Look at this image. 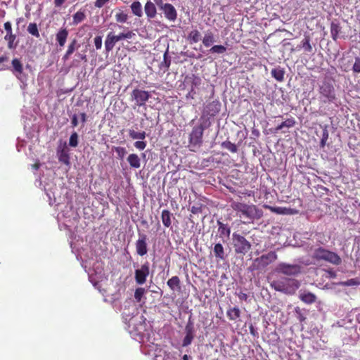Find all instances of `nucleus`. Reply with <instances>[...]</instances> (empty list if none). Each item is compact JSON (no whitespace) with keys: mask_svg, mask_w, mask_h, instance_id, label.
<instances>
[{"mask_svg":"<svg viewBox=\"0 0 360 360\" xmlns=\"http://www.w3.org/2000/svg\"><path fill=\"white\" fill-rule=\"evenodd\" d=\"M270 286L275 290L285 294L293 295L300 288V283L296 279L283 278L281 280L273 281Z\"/></svg>","mask_w":360,"mask_h":360,"instance_id":"nucleus-1","label":"nucleus"},{"mask_svg":"<svg viewBox=\"0 0 360 360\" xmlns=\"http://www.w3.org/2000/svg\"><path fill=\"white\" fill-rule=\"evenodd\" d=\"M16 39V35L11 33V34H6V35L4 37V39L8 41V47L10 49L15 48L16 45H14V41Z\"/></svg>","mask_w":360,"mask_h":360,"instance_id":"nucleus-42","label":"nucleus"},{"mask_svg":"<svg viewBox=\"0 0 360 360\" xmlns=\"http://www.w3.org/2000/svg\"><path fill=\"white\" fill-rule=\"evenodd\" d=\"M238 297L242 301H246L248 300V295L246 293H245V292H240L238 294Z\"/></svg>","mask_w":360,"mask_h":360,"instance_id":"nucleus-57","label":"nucleus"},{"mask_svg":"<svg viewBox=\"0 0 360 360\" xmlns=\"http://www.w3.org/2000/svg\"><path fill=\"white\" fill-rule=\"evenodd\" d=\"M345 286H353V285H360V279L358 278L348 279L347 281L343 283Z\"/></svg>","mask_w":360,"mask_h":360,"instance_id":"nucleus-47","label":"nucleus"},{"mask_svg":"<svg viewBox=\"0 0 360 360\" xmlns=\"http://www.w3.org/2000/svg\"><path fill=\"white\" fill-rule=\"evenodd\" d=\"M221 147L227 149L230 152L235 153L238 151V148L235 143H231L230 141H225L221 143Z\"/></svg>","mask_w":360,"mask_h":360,"instance_id":"nucleus-39","label":"nucleus"},{"mask_svg":"<svg viewBox=\"0 0 360 360\" xmlns=\"http://www.w3.org/2000/svg\"><path fill=\"white\" fill-rule=\"evenodd\" d=\"M296 122L293 117L287 119L276 127V131L281 130L284 127L291 128L295 126Z\"/></svg>","mask_w":360,"mask_h":360,"instance_id":"nucleus-28","label":"nucleus"},{"mask_svg":"<svg viewBox=\"0 0 360 360\" xmlns=\"http://www.w3.org/2000/svg\"><path fill=\"white\" fill-rule=\"evenodd\" d=\"M79 47V44L77 43V39H74L71 41V42L69 44L68 46V49L63 56V60H67L70 56L75 52L76 49H77Z\"/></svg>","mask_w":360,"mask_h":360,"instance_id":"nucleus-20","label":"nucleus"},{"mask_svg":"<svg viewBox=\"0 0 360 360\" xmlns=\"http://www.w3.org/2000/svg\"><path fill=\"white\" fill-rule=\"evenodd\" d=\"M271 211L275 212L278 214H292L294 213H297V211L290 208L286 207H271Z\"/></svg>","mask_w":360,"mask_h":360,"instance_id":"nucleus-33","label":"nucleus"},{"mask_svg":"<svg viewBox=\"0 0 360 360\" xmlns=\"http://www.w3.org/2000/svg\"><path fill=\"white\" fill-rule=\"evenodd\" d=\"M201 79L200 78L198 77H193V82H192V86H198L200 84Z\"/></svg>","mask_w":360,"mask_h":360,"instance_id":"nucleus-56","label":"nucleus"},{"mask_svg":"<svg viewBox=\"0 0 360 360\" xmlns=\"http://www.w3.org/2000/svg\"><path fill=\"white\" fill-rule=\"evenodd\" d=\"M94 44L97 50L101 49L102 47V37L96 36L94 38Z\"/></svg>","mask_w":360,"mask_h":360,"instance_id":"nucleus-52","label":"nucleus"},{"mask_svg":"<svg viewBox=\"0 0 360 360\" xmlns=\"http://www.w3.org/2000/svg\"><path fill=\"white\" fill-rule=\"evenodd\" d=\"M127 162L132 168L138 169L141 167V160L138 155L135 153L130 154L128 156Z\"/></svg>","mask_w":360,"mask_h":360,"instance_id":"nucleus-24","label":"nucleus"},{"mask_svg":"<svg viewBox=\"0 0 360 360\" xmlns=\"http://www.w3.org/2000/svg\"><path fill=\"white\" fill-rule=\"evenodd\" d=\"M134 146L136 148L140 150H143L146 148V141H143V140L142 141H137L134 143Z\"/></svg>","mask_w":360,"mask_h":360,"instance_id":"nucleus-50","label":"nucleus"},{"mask_svg":"<svg viewBox=\"0 0 360 360\" xmlns=\"http://www.w3.org/2000/svg\"><path fill=\"white\" fill-rule=\"evenodd\" d=\"M214 253L216 257L221 260L224 259V250L221 243H217L214 245Z\"/></svg>","mask_w":360,"mask_h":360,"instance_id":"nucleus-34","label":"nucleus"},{"mask_svg":"<svg viewBox=\"0 0 360 360\" xmlns=\"http://www.w3.org/2000/svg\"><path fill=\"white\" fill-rule=\"evenodd\" d=\"M205 128L206 127L202 124H200L193 128L189 135V143L191 145L197 146L202 143L203 132Z\"/></svg>","mask_w":360,"mask_h":360,"instance_id":"nucleus-10","label":"nucleus"},{"mask_svg":"<svg viewBox=\"0 0 360 360\" xmlns=\"http://www.w3.org/2000/svg\"><path fill=\"white\" fill-rule=\"evenodd\" d=\"M66 0H54V4L56 7L60 6Z\"/></svg>","mask_w":360,"mask_h":360,"instance_id":"nucleus-61","label":"nucleus"},{"mask_svg":"<svg viewBox=\"0 0 360 360\" xmlns=\"http://www.w3.org/2000/svg\"><path fill=\"white\" fill-rule=\"evenodd\" d=\"M58 160L65 165H68L70 164V157L68 153L63 149L58 152Z\"/></svg>","mask_w":360,"mask_h":360,"instance_id":"nucleus-38","label":"nucleus"},{"mask_svg":"<svg viewBox=\"0 0 360 360\" xmlns=\"http://www.w3.org/2000/svg\"><path fill=\"white\" fill-rule=\"evenodd\" d=\"M129 135L132 139H141V140H144L146 136V134L144 131H136L134 129L129 130Z\"/></svg>","mask_w":360,"mask_h":360,"instance_id":"nucleus-32","label":"nucleus"},{"mask_svg":"<svg viewBox=\"0 0 360 360\" xmlns=\"http://www.w3.org/2000/svg\"><path fill=\"white\" fill-rule=\"evenodd\" d=\"M115 20L117 22L124 23L128 20V15L124 11L119 10L115 14Z\"/></svg>","mask_w":360,"mask_h":360,"instance_id":"nucleus-40","label":"nucleus"},{"mask_svg":"<svg viewBox=\"0 0 360 360\" xmlns=\"http://www.w3.org/2000/svg\"><path fill=\"white\" fill-rule=\"evenodd\" d=\"M144 11L146 16L149 19L154 18L157 15V9L155 4L150 1L146 2L144 6Z\"/></svg>","mask_w":360,"mask_h":360,"instance_id":"nucleus-19","label":"nucleus"},{"mask_svg":"<svg viewBox=\"0 0 360 360\" xmlns=\"http://www.w3.org/2000/svg\"><path fill=\"white\" fill-rule=\"evenodd\" d=\"M302 267L299 264H290L285 262L279 263L276 271L289 276H295L301 273Z\"/></svg>","mask_w":360,"mask_h":360,"instance_id":"nucleus-8","label":"nucleus"},{"mask_svg":"<svg viewBox=\"0 0 360 360\" xmlns=\"http://www.w3.org/2000/svg\"><path fill=\"white\" fill-rule=\"evenodd\" d=\"M188 39L192 43H197L201 39V35L198 30H194L188 34Z\"/></svg>","mask_w":360,"mask_h":360,"instance_id":"nucleus-41","label":"nucleus"},{"mask_svg":"<svg viewBox=\"0 0 360 360\" xmlns=\"http://www.w3.org/2000/svg\"><path fill=\"white\" fill-rule=\"evenodd\" d=\"M214 41V36L211 32H207L202 39V44L206 47H210Z\"/></svg>","mask_w":360,"mask_h":360,"instance_id":"nucleus-31","label":"nucleus"},{"mask_svg":"<svg viewBox=\"0 0 360 360\" xmlns=\"http://www.w3.org/2000/svg\"><path fill=\"white\" fill-rule=\"evenodd\" d=\"M69 32L66 28H61L56 34V40L60 47H63L66 43Z\"/></svg>","mask_w":360,"mask_h":360,"instance_id":"nucleus-15","label":"nucleus"},{"mask_svg":"<svg viewBox=\"0 0 360 360\" xmlns=\"http://www.w3.org/2000/svg\"><path fill=\"white\" fill-rule=\"evenodd\" d=\"M171 64V59L168 56V51H166L163 55V61L161 62L160 65V68H164V71L167 70L170 66Z\"/></svg>","mask_w":360,"mask_h":360,"instance_id":"nucleus-36","label":"nucleus"},{"mask_svg":"<svg viewBox=\"0 0 360 360\" xmlns=\"http://www.w3.org/2000/svg\"><path fill=\"white\" fill-rule=\"evenodd\" d=\"M172 217L174 218L173 214L167 210H164L162 212L161 218L164 225H171Z\"/></svg>","mask_w":360,"mask_h":360,"instance_id":"nucleus-29","label":"nucleus"},{"mask_svg":"<svg viewBox=\"0 0 360 360\" xmlns=\"http://www.w3.org/2000/svg\"><path fill=\"white\" fill-rule=\"evenodd\" d=\"M272 77L278 82H283L284 79L285 72L283 68H277L271 70Z\"/></svg>","mask_w":360,"mask_h":360,"instance_id":"nucleus-27","label":"nucleus"},{"mask_svg":"<svg viewBox=\"0 0 360 360\" xmlns=\"http://www.w3.org/2000/svg\"><path fill=\"white\" fill-rule=\"evenodd\" d=\"M71 124L72 127H76L78 125V118L76 114H74L71 117Z\"/></svg>","mask_w":360,"mask_h":360,"instance_id":"nucleus-55","label":"nucleus"},{"mask_svg":"<svg viewBox=\"0 0 360 360\" xmlns=\"http://www.w3.org/2000/svg\"><path fill=\"white\" fill-rule=\"evenodd\" d=\"M150 273L149 264L148 262L141 265L140 269L135 271V281L137 284L143 285L146 283V278Z\"/></svg>","mask_w":360,"mask_h":360,"instance_id":"nucleus-11","label":"nucleus"},{"mask_svg":"<svg viewBox=\"0 0 360 360\" xmlns=\"http://www.w3.org/2000/svg\"><path fill=\"white\" fill-rule=\"evenodd\" d=\"M4 29L6 31V34H11L12 32V27L11 23L10 22H6L4 23Z\"/></svg>","mask_w":360,"mask_h":360,"instance_id":"nucleus-54","label":"nucleus"},{"mask_svg":"<svg viewBox=\"0 0 360 360\" xmlns=\"http://www.w3.org/2000/svg\"><path fill=\"white\" fill-rule=\"evenodd\" d=\"M189 220L190 222L194 225H199L200 222L203 223V219L205 217L206 212H193L191 211Z\"/></svg>","mask_w":360,"mask_h":360,"instance_id":"nucleus-17","label":"nucleus"},{"mask_svg":"<svg viewBox=\"0 0 360 360\" xmlns=\"http://www.w3.org/2000/svg\"><path fill=\"white\" fill-rule=\"evenodd\" d=\"M27 32L32 36L39 38L40 37L37 25L35 22H31L27 27Z\"/></svg>","mask_w":360,"mask_h":360,"instance_id":"nucleus-37","label":"nucleus"},{"mask_svg":"<svg viewBox=\"0 0 360 360\" xmlns=\"http://www.w3.org/2000/svg\"><path fill=\"white\" fill-rule=\"evenodd\" d=\"M299 49H303L305 52L311 53L313 51L311 45V38L309 36L305 35L301 41L300 44L297 46Z\"/></svg>","mask_w":360,"mask_h":360,"instance_id":"nucleus-23","label":"nucleus"},{"mask_svg":"<svg viewBox=\"0 0 360 360\" xmlns=\"http://www.w3.org/2000/svg\"><path fill=\"white\" fill-rule=\"evenodd\" d=\"M8 57L6 55L0 56V63H2L4 62L8 61Z\"/></svg>","mask_w":360,"mask_h":360,"instance_id":"nucleus-62","label":"nucleus"},{"mask_svg":"<svg viewBox=\"0 0 360 360\" xmlns=\"http://www.w3.org/2000/svg\"><path fill=\"white\" fill-rule=\"evenodd\" d=\"M155 4V6H158V8L160 9L165 3L163 2V0H153V1Z\"/></svg>","mask_w":360,"mask_h":360,"instance_id":"nucleus-58","label":"nucleus"},{"mask_svg":"<svg viewBox=\"0 0 360 360\" xmlns=\"http://www.w3.org/2000/svg\"><path fill=\"white\" fill-rule=\"evenodd\" d=\"M109 0H96L94 6L96 8H102Z\"/></svg>","mask_w":360,"mask_h":360,"instance_id":"nucleus-53","label":"nucleus"},{"mask_svg":"<svg viewBox=\"0 0 360 360\" xmlns=\"http://www.w3.org/2000/svg\"><path fill=\"white\" fill-rule=\"evenodd\" d=\"M72 18V24L78 25L86 18V15L84 11H79L73 15Z\"/></svg>","mask_w":360,"mask_h":360,"instance_id":"nucleus-35","label":"nucleus"},{"mask_svg":"<svg viewBox=\"0 0 360 360\" xmlns=\"http://www.w3.org/2000/svg\"><path fill=\"white\" fill-rule=\"evenodd\" d=\"M313 258L316 260H324L335 265L341 263V259L338 254L323 248L316 249L313 254Z\"/></svg>","mask_w":360,"mask_h":360,"instance_id":"nucleus-2","label":"nucleus"},{"mask_svg":"<svg viewBox=\"0 0 360 360\" xmlns=\"http://www.w3.org/2000/svg\"><path fill=\"white\" fill-rule=\"evenodd\" d=\"M167 284L169 286V288L173 291H179L181 290V281L177 276H172L171 278H169L167 281Z\"/></svg>","mask_w":360,"mask_h":360,"instance_id":"nucleus-22","label":"nucleus"},{"mask_svg":"<svg viewBox=\"0 0 360 360\" xmlns=\"http://www.w3.org/2000/svg\"><path fill=\"white\" fill-rule=\"evenodd\" d=\"M319 98L323 103H333L336 99L335 88L329 82H323L319 86Z\"/></svg>","mask_w":360,"mask_h":360,"instance_id":"nucleus-4","label":"nucleus"},{"mask_svg":"<svg viewBox=\"0 0 360 360\" xmlns=\"http://www.w3.org/2000/svg\"><path fill=\"white\" fill-rule=\"evenodd\" d=\"M352 70L356 73H360V58L357 57L355 58Z\"/></svg>","mask_w":360,"mask_h":360,"instance_id":"nucleus-51","label":"nucleus"},{"mask_svg":"<svg viewBox=\"0 0 360 360\" xmlns=\"http://www.w3.org/2000/svg\"><path fill=\"white\" fill-rule=\"evenodd\" d=\"M277 259L274 252L270 251L267 254L255 259L250 266L251 271L262 270Z\"/></svg>","mask_w":360,"mask_h":360,"instance_id":"nucleus-3","label":"nucleus"},{"mask_svg":"<svg viewBox=\"0 0 360 360\" xmlns=\"http://www.w3.org/2000/svg\"><path fill=\"white\" fill-rule=\"evenodd\" d=\"M76 56L82 60H84V61H86L87 60V57H86V55L85 53H77L76 54Z\"/></svg>","mask_w":360,"mask_h":360,"instance_id":"nucleus-59","label":"nucleus"},{"mask_svg":"<svg viewBox=\"0 0 360 360\" xmlns=\"http://www.w3.org/2000/svg\"><path fill=\"white\" fill-rule=\"evenodd\" d=\"M69 146L75 148L78 146V134L76 131H74L70 135L69 139Z\"/></svg>","mask_w":360,"mask_h":360,"instance_id":"nucleus-44","label":"nucleus"},{"mask_svg":"<svg viewBox=\"0 0 360 360\" xmlns=\"http://www.w3.org/2000/svg\"><path fill=\"white\" fill-rule=\"evenodd\" d=\"M12 64V72L13 73L19 78V76L22 75L23 72L22 63L18 58H13L11 62Z\"/></svg>","mask_w":360,"mask_h":360,"instance_id":"nucleus-21","label":"nucleus"},{"mask_svg":"<svg viewBox=\"0 0 360 360\" xmlns=\"http://www.w3.org/2000/svg\"><path fill=\"white\" fill-rule=\"evenodd\" d=\"M300 300L306 304H311L316 302V297L310 292L300 291L299 295Z\"/></svg>","mask_w":360,"mask_h":360,"instance_id":"nucleus-18","label":"nucleus"},{"mask_svg":"<svg viewBox=\"0 0 360 360\" xmlns=\"http://www.w3.org/2000/svg\"><path fill=\"white\" fill-rule=\"evenodd\" d=\"M207 210V207H206L205 205H203L200 202H197L194 205L192 206L191 211L199 212H206Z\"/></svg>","mask_w":360,"mask_h":360,"instance_id":"nucleus-45","label":"nucleus"},{"mask_svg":"<svg viewBox=\"0 0 360 360\" xmlns=\"http://www.w3.org/2000/svg\"><path fill=\"white\" fill-rule=\"evenodd\" d=\"M227 316L231 321H236L240 316V310L238 307H235L228 309Z\"/></svg>","mask_w":360,"mask_h":360,"instance_id":"nucleus-25","label":"nucleus"},{"mask_svg":"<svg viewBox=\"0 0 360 360\" xmlns=\"http://www.w3.org/2000/svg\"><path fill=\"white\" fill-rule=\"evenodd\" d=\"M115 150L119 158L120 159H123L124 157L127 154V150L124 148L123 147H115Z\"/></svg>","mask_w":360,"mask_h":360,"instance_id":"nucleus-48","label":"nucleus"},{"mask_svg":"<svg viewBox=\"0 0 360 360\" xmlns=\"http://www.w3.org/2000/svg\"><path fill=\"white\" fill-rule=\"evenodd\" d=\"M39 166H40L39 163H35V164H34V165H32V167H33L34 169L37 170V169L39 168Z\"/></svg>","mask_w":360,"mask_h":360,"instance_id":"nucleus-64","label":"nucleus"},{"mask_svg":"<svg viewBox=\"0 0 360 360\" xmlns=\"http://www.w3.org/2000/svg\"><path fill=\"white\" fill-rule=\"evenodd\" d=\"M146 290L143 288H138L136 289L134 292V298L136 302H139L141 300Z\"/></svg>","mask_w":360,"mask_h":360,"instance_id":"nucleus-46","label":"nucleus"},{"mask_svg":"<svg viewBox=\"0 0 360 360\" xmlns=\"http://www.w3.org/2000/svg\"><path fill=\"white\" fill-rule=\"evenodd\" d=\"M150 98V94L149 91L140 89H134L131 93V100L138 107L145 106Z\"/></svg>","mask_w":360,"mask_h":360,"instance_id":"nucleus-9","label":"nucleus"},{"mask_svg":"<svg viewBox=\"0 0 360 360\" xmlns=\"http://www.w3.org/2000/svg\"><path fill=\"white\" fill-rule=\"evenodd\" d=\"M226 48L223 45H214L210 49V52L212 53L222 54L225 53Z\"/></svg>","mask_w":360,"mask_h":360,"instance_id":"nucleus-43","label":"nucleus"},{"mask_svg":"<svg viewBox=\"0 0 360 360\" xmlns=\"http://www.w3.org/2000/svg\"><path fill=\"white\" fill-rule=\"evenodd\" d=\"M341 31V27L339 23L332 22L330 24V34L331 37L334 41H336L338 38V35Z\"/></svg>","mask_w":360,"mask_h":360,"instance_id":"nucleus-26","label":"nucleus"},{"mask_svg":"<svg viewBox=\"0 0 360 360\" xmlns=\"http://www.w3.org/2000/svg\"><path fill=\"white\" fill-rule=\"evenodd\" d=\"M250 333L253 335L256 336L257 335V331L255 330V328L252 326H250Z\"/></svg>","mask_w":360,"mask_h":360,"instance_id":"nucleus-63","label":"nucleus"},{"mask_svg":"<svg viewBox=\"0 0 360 360\" xmlns=\"http://www.w3.org/2000/svg\"><path fill=\"white\" fill-rule=\"evenodd\" d=\"M139 239L136 242V250L139 255L143 256L147 252V236L143 233H139Z\"/></svg>","mask_w":360,"mask_h":360,"instance_id":"nucleus-14","label":"nucleus"},{"mask_svg":"<svg viewBox=\"0 0 360 360\" xmlns=\"http://www.w3.org/2000/svg\"><path fill=\"white\" fill-rule=\"evenodd\" d=\"M79 116H80V118H81V122L82 123H85L86 122V120H87L86 114L85 112H81Z\"/></svg>","mask_w":360,"mask_h":360,"instance_id":"nucleus-60","label":"nucleus"},{"mask_svg":"<svg viewBox=\"0 0 360 360\" xmlns=\"http://www.w3.org/2000/svg\"><path fill=\"white\" fill-rule=\"evenodd\" d=\"M186 336L184 337L182 342L183 347H187L191 344L192 340L194 338V331L192 326L188 324L186 326Z\"/></svg>","mask_w":360,"mask_h":360,"instance_id":"nucleus-16","label":"nucleus"},{"mask_svg":"<svg viewBox=\"0 0 360 360\" xmlns=\"http://www.w3.org/2000/svg\"><path fill=\"white\" fill-rule=\"evenodd\" d=\"M233 241L235 252L245 255L251 248V244L243 236L233 233Z\"/></svg>","mask_w":360,"mask_h":360,"instance_id":"nucleus-7","label":"nucleus"},{"mask_svg":"<svg viewBox=\"0 0 360 360\" xmlns=\"http://www.w3.org/2000/svg\"><path fill=\"white\" fill-rule=\"evenodd\" d=\"M134 35L135 34L132 31L122 32L117 35L114 34L112 32H109L105 40V51H111L117 42L122 39H131Z\"/></svg>","mask_w":360,"mask_h":360,"instance_id":"nucleus-5","label":"nucleus"},{"mask_svg":"<svg viewBox=\"0 0 360 360\" xmlns=\"http://www.w3.org/2000/svg\"><path fill=\"white\" fill-rule=\"evenodd\" d=\"M328 139V132L326 129L323 131L322 138L320 141V146L323 148L326 146V141Z\"/></svg>","mask_w":360,"mask_h":360,"instance_id":"nucleus-49","label":"nucleus"},{"mask_svg":"<svg viewBox=\"0 0 360 360\" xmlns=\"http://www.w3.org/2000/svg\"><path fill=\"white\" fill-rule=\"evenodd\" d=\"M131 9L134 15L141 17L143 14L141 4L139 1H134L131 5Z\"/></svg>","mask_w":360,"mask_h":360,"instance_id":"nucleus-30","label":"nucleus"},{"mask_svg":"<svg viewBox=\"0 0 360 360\" xmlns=\"http://www.w3.org/2000/svg\"><path fill=\"white\" fill-rule=\"evenodd\" d=\"M160 10L162 11L165 18L169 21L174 22L176 20L177 11L172 4L165 3Z\"/></svg>","mask_w":360,"mask_h":360,"instance_id":"nucleus-13","label":"nucleus"},{"mask_svg":"<svg viewBox=\"0 0 360 360\" xmlns=\"http://www.w3.org/2000/svg\"><path fill=\"white\" fill-rule=\"evenodd\" d=\"M221 110V103L218 100L212 101L208 103L204 108V114L210 117H214Z\"/></svg>","mask_w":360,"mask_h":360,"instance_id":"nucleus-12","label":"nucleus"},{"mask_svg":"<svg viewBox=\"0 0 360 360\" xmlns=\"http://www.w3.org/2000/svg\"><path fill=\"white\" fill-rule=\"evenodd\" d=\"M258 217H259V214L255 205H242L240 218L244 224L252 223L253 219Z\"/></svg>","mask_w":360,"mask_h":360,"instance_id":"nucleus-6","label":"nucleus"}]
</instances>
